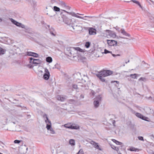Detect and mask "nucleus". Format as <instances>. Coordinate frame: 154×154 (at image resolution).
Masks as SVG:
<instances>
[{"instance_id":"dca6fc26","label":"nucleus","mask_w":154,"mask_h":154,"mask_svg":"<svg viewBox=\"0 0 154 154\" xmlns=\"http://www.w3.org/2000/svg\"><path fill=\"white\" fill-rule=\"evenodd\" d=\"M73 48L75 50L84 53L85 51L84 49H82L79 47H74Z\"/></svg>"},{"instance_id":"2f4dec72","label":"nucleus","mask_w":154,"mask_h":154,"mask_svg":"<svg viewBox=\"0 0 154 154\" xmlns=\"http://www.w3.org/2000/svg\"><path fill=\"white\" fill-rule=\"evenodd\" d=\"M77 154H84V152L82 149H80Z\"/></svg>"},{"instance_id":"c85d7f7f","label":"nucleus","mask_w":154,"mask_h":154,"mask_svg":"<svg viewBox=\"0 0 154 154\" xmlns=\"http://www.w3.org/2000/svg\"><path fill=\"white\" fill-rule=\"evenodd\" d=\"M138 80L139 81H142L144 82L146 80V79L144 77H141L138 79Z\"/></svg>"},{"instance_id":"7c9ffc66","label":"nucleus","mask_w":154,"mask_h":154,"mask_svg":"<svg viewBox=\"0 0 154 154\" xmlns=\"http://www.w3.org/2000/svg\"><path fill=\"white\" fill-rule=\"evenodd\" d=\"M38 54L34 52H33L32 56H33L35 57H38Z\"/></svg>"},{"instance_id":"423d86ee","label":"nucleus","mask_w":154,"mask_h":154,"mask_svg":"<svg viewBox=\"0 0 154 154\" xmlns=\"http://www.w3.org/2000/svg\"><path fill=\"white\" fill-rule=\"evenodd\" d=\"M45 73L43 75V78L45 80H48L50 76V72L48 69L46 68L45 70Z\"/></svg>"},{"instance_id":"f3484780","label":"nucleus","mask_w":154,"mask_h":154,"mask_svg":"<svg viewBox=\"0 0 154 154\" xmlns=\"http://www.w3.org/2000/svg\"><path fill=\"white\" fill-rule=\"evenodd\" d=\"M65 22L68 25H70L72 23V19L67 18L65 20Z\"/></svg>"},{"instance_id":"2eb2a0df","label":"nucleus","mask_w":154,"mask_h":154,"mask_svg":"<svg viewBox=\"0 0 154 154\" xmlns=\"http://www.w3.org/2000/svg\"><path fill=\"white\" fill-rule=\"evenodd\" d=\"M57 99L61 101H63L66 99L65 97H63L60 95L57 96Z\"/></svg>"},{"instance_id":"a18cd8bd","label":"nucleus","mask_w":154,"mask_h":154,"mask_svg":"<svg viewBox=\"0 0 154 154\" xmlns=\"http://www.w3.org/2000/svg\"><path fill=\"white\" fill-rule=\"evenodd\" d=\"M0 154H3L1 153V152H0Z\"/></svg>"},{"instance_id":"4be33fe9","label":"nucleus","mask_w":154,"mask_h":154,"mask_svg":"<svg viewBox=\"0 0 154 154\" xmlns=\"http://www.w3.org/2000/svg\"><path fill=\"white\" fill-rule=\"evenodd\" d=\"M46 61L49 63H50L52 61V58L50 57H47L46 58Z\"/></svg>"},{"instance_id":"0eeeda50","label":"nucleus","mask_w":154,"mask_h":154,"mask_svg":"<svg viewBox=\"0 0 154 154\" xmlns=\"http://www.w3.org/2000/svg\"><path fill=\"white\" fill-rule=\"evenodd\" d=\"M60 5L62 8V9H66L67 10H69L70 9V7L66 5L64 2H61L60 4Z\"/></svg>"},{"instance_id":"a878e982","label":"nucleus","mask_w":154,"mask_h":154,"mask_svg":"<svg viewBox=\"0 0 154 154\" xmlns=\"http://www.w3.org/2000/svg\"><path fill=\"white\" fill-rule=\"evenodd\" d=\"M54 10L55 11H60V8L56 6H54Z\"/></svg>"},{"instance_id":"9b49d317","label":"nucleus","mask_w":154,"mask_h":154,"mask_svg":"<svg viewBox=\"0 0 154 154\" xmlns=\"http://www.w3.org/2000/svg\"><path fill=\"white\" fill-rule=\"evenodd\" d=\"M91 144L94 146V147L99 150H102V149L100 147L97 143H96L94 141H91Z\"/></svg>"},{"instance_id":"473e14b6","label":"nucleus","mask_w":154,"mask_h":154,"mask_svg":"<svg viewBox=\"0 0 154 154\" xmlns=\"http://www.w3.org/2000/svg\"><path fill=\"white\" fill-rule=\"evenodd\" d=\"M134 3L138 5L140 8H142V7L140 3L137 1H136L134 2Z\"/></svg>"},{"instance_id":"37998d69","label":"nucleus","mask_w":154,"mask_h":154,"mask_svg":"<svg viewBox=\"0 0 154 154\" xmlns=\"http://www.w3.org/2000/svg\"><path fill=\"white\" fill-rule=\"evenodd\" d=\"M51 34H52V35H54V36H55V35H54V34L53 33H52Z\"/></svg>"},{"instance_id":"4468645a","label":"nucleus","mask_w":154,"mask_h":154,"mask_svg":"<svg viewBox=\"0 0 154 154\" xmlns=\"http://www.w3.org/2000/svg\"><path fill=\"white\" fill-rule=\"evenodd\" d=\"M32 63L33 64L37 65L40 64L41 63V61L39 59H33Z\"/></svg>"},{"instance_id":"aec40b11","label":"nucleus","mask_w":154,"mask_h":154,"mask_svg":"<svg viewBox=\"0 0 154 154\" xmlns=\"http://www.w3.org/2000/svg\"><path fill=\"white\" fill-rule=\"evenodd\" d=\"M112 141H113L114 143H115L117 145H121L122 144V143L114 139H112Z\"/></svg>"},{"instance_id":"f8f14e48","label":"nucleus","mask_w":154,"mask_h":154,"mask_svg":"<svg viewBox=\"0 0 154 154\" xmlns=\"http://www.w3.org/2000/svg\"><path fill=\"white\" fill-rule=\"evenodd\" d=\"M115 54H112V55L113 57H116L117 56H119L121 55V51L119 50L118 49L115 50Z\"/></svg>"},{"instance_id":"9d476101","label":"nucleus","mask_w":154,"mask_h":154,"mask_svg":"<svg viewBox=\"0 0 154 154\" xmlns=\"http://www.w3.org/2000/svg\"><path fill=\"white\" fill-rule=\"evenodd\" d=\"M135 115L138 118L145 121H148L147 119H148V118L144 116L140 113L137 112L135 113Z\"/></svg>"},{"instance_id":"39448f33","label":"nucleus","mask_w":154,"mask_h":154,"mask_svg":"<svg viewBox=\"0 0 154 154\" xmlns=\"http://www.w3.org/2000/svg\"><path fill=\"white\" fill-rule=\"evenodd\" d=\"M108 45L110 46H116L117 45V41L113 40H107Z\"/></svg>"},{"instance_id":"a19ab883","label":"nucleus","mask_w":154,"mask_h":154,"mask_svg":"<svg viewBox=\"0 0 154 154\" xmlns=\"http://www.w3.org/2000/svg\"><path fill=\"white\" fill-rule=\"evenodd\" d=\"M29 59H30V62H31L32 60H33V58L32 57H30V58H29Z\"/></svg>"},{"instance_id":"412c9836","label":"nucleus","mask_w":154,"mask_h":154,"mask_svg":"<svg viewBox=\"0 0 154 154\" xmlns=\"http://www.w3.org/2000/svg\"><path fill=\"white\" fill-rule=\"evenodd\" d=\"M5 49L0 47V55L3 54H5Z\"/></svg>"},{"instance_id":"4c0bfd02","label":"nucleus","mask_w":154,"mask_h":154,"mask_svg":"<svg viewBox=\"0 0 154 154\" xmlns=\"http://www.w3.org/2000/svg\"><path fill=\"white\" fill-rule=\"evenodd\" d=\"M138 139L139 140H143V137H138Z\"/></svg>"},{"instance_id":"cd10ccee","label":"nucleus","mask_w":154,"mask_h":154,"mask_svg":"<svg viewBox=\"0 0 154 154\" xmlns=\"http://www.w3.org/2000/svg\"><path fill=\"white\" fill-rule=\"evenodd\" d=\"M90 45V43L89 42H87L85 43V47L86 48H88L89 47Z\"/></svg>"},{"instance_id":"c03bdc74","label":"nucleus","mask_w":154,"mask_h":154,"mask_svg":"<svg viewBox=\"0 0 154 154\" xmlns=\"http://www.w3.org/2000/svg\"><path fill=\"white\" fill-rule=\"evenodd\" d=\"M2 20L1 18H0V22H1Z\"/></svg>"},{"instance_id":"7ed1b4c3","label":"nucleus","mask_w":154,"mask_h":154,"mask_svg":"<svg viewBox=\"0 0 154 154\" xmlns=\"http://www.w3.org/2000/svg\"><path fill=\"white\" fill-rule=\"evenodd\" d=\"M64 126L66 128L71 129H79V125L71 122L64 125Z\"/></svg>"},{"instance_id":"49530a36","label":"nucleus","mask_w":154,"mask_h":154,"mask_svg":"<svg viewBox=\"0 0 154 154\" xmlns=\"http://www.w3.org/2000/svg\"><path fill=\"white\" fill-rule=\"evenodd\" d=\"M152 154H154V152Z\"/></svg>"},{"instance_id":"58836bf2","label":"nucleus","mask_w":154,"mask_h":154,"mask_svg":"<svg viewBox=\"0 0 154 154\" xmlns=\"http://www.w3.org/2000/svg\"><path fill=\"white\" fill-rule=\"evenodd\" d=\"M114 82H116L117 84H119V82L117 81H112V83H113Z\"/></svg>"},{"instance_id":"a211bd4d","label":"nucleus","mask_w":154,"mask_h":154,"mask_svg":"<svg viewBox=\"0 0 154 154\" xmlns=\"http://www.w3.org/2000/svg\"><path fill=\"white\" fill-rule=\"evenodd\" d=\"M94 107L97 108L99 106V102L97 100H95L94 102Z\"/></svg>"},{"instance_id":"f257e3e1","label":"nucleus","mask_w":154,"mask_h":154,"mask_svg":"<svg viewBox=\"0 0 154 154\" xmlns=\"http://www.w3.org/2000/svg\"><path fill=\"white\" fill-rule=\"evenodd\" d=\"M113 73V72L112 71L103 69L98 72V73L96 74V75L101 82H104L106 80L104 77L110 76Z\"/></svg>"},{"instance_id":"e433bc0d","label":"nucleus","mask_w":154,"mask_h":154,"mask_svg":"<svg viewBox=\"0 0 154 154\" xmlns=\"http://www.w3.org/2000/svg\"><path fill=\"white\" fill-rule=\"evenodd\" d=\"M50 131H51V133L52 134H54V133H55V132L54 131L53 129L51 128L50 130Z\"/></svg>"},{"instance_id":"1a4fd4ad","label":"nucleus","mask_w":154,"mask_h":154,"mask_svg":"<svg viewBox=\"0 0 154 154\" xmlns=\"http://www.w3.org/2000/svg\"><path fill=\"white\" fill-rule=\"evenodd\" d=\"M89 33V35H95L96 34V30L92 27H89L88 29Z\"/></svg>"},{"instance_id":"f704fd0d","label":"nucleus","mask_w":154,"mask_h":154,"mask_svg":"<svg viewBox=\"0 0 154 154\" xmlns=\"http://www.w3.org/2000/svg\"><path fill=\"white\" fill-rule=\"evenodd\" d=\"M104 53L106 54L109 53H111L112 52L108 51L106 49L104 50Z\"/></svg>"},{"instance_id":"20e7f679","label":"nucleus","mask_w":154,"mask_h":154,"mask_svg":"<svg viewBox=\"0 0 154 154\" xmlns=\"http://www.w3.org/2000/svg\"><path fill=\"white\" fill-rule=\"evenodd\" d=\"M105 32H106V36L107 38H114L117 36L116 32L112 31L106 30Z\"/></svg>"},{"instance_id":"72a5a7b5","label":"nucleus","mask_w":154,"mask_h":154,"mask_svg":"<svg viewBox=\"0 0 154 154\" xmlns=\"http://www.w3.org/2000/svg\"><path fill=\"white\" fill-rule=\"evenodd\" d=\"M32 53L33 52H27V54L28 56H32Z\"/></svg>"},{"instance_id":"5701e85b","label":"nucleus","mask_w":154,"mask_h":154,"mask_svg":"<svg viewBox=\"0 0 154 154\" xmlns=\"http://www.w3.org/2000/svg\"><path fill=\"white\" fill-rule=\"evenodd\" d=\"M12 21L13 23L17 25V26H20V25H21V24L20 23H19L17 21H15V20H14L12 19Z\"/></svg>"},{"instance_id":"b1692460","label":"nucleus","mask_w":154,"mask_h":154,"mask_svg":"<svg viewBox=\"0 0 154 154\" xmlns=\"http://www.w3.org/2000/svg\"><path fill=\"white\" fill-rule=\"evenodd\" d=\"M112 148L114 150H116L117 152H118L119 151V149L118 147L115 146L114 145H112L111 146Z\"/></svg>"},{"instance_id":"ea45409f","label":"nucleus","mask_w":154,"mask_h":154,"mask_svg":"<svg viewBox=\"0 0 154 154\" xmlns=\"http://www.w3.org/2000/svg\"><path fill=\"white\" fill-rule=\"evenodd\" d=\"M78 27H79L80 28V29H81V30H82V26H78Z\"/></svg>"},{"instance_id":"79ce46f5","label":"nucleus","mask_w":154,"mask_h":154,"mask_svg":"<svg viewBox=\"0 0 154 154\" xmlns=\"http://www.w3.org/2000/svg\"><path fill=\"white\" fill-rule=\"evenodd\" d=\"M136 1V0H132V2H134H134H135V1Z\"/></svg>"},{"instance_id":"ddd939ff","label":"nucleus","mask_w":154,"mask_h":154,"mask_svg":"<svg viewBox=\"0 0 154 154\" xmlns=\"http://www.w3.org/2000/svg\"><path fill=\"white\" fill-rule=\"evenodd\" d=\"M120 32L122 34L128 37H130V35L129 33L127 32L124 29H121L120 30Z\"/></svg>"},{"instance_id":"c756f323","label":"nucleus","mask_w":154,"mask_h":154,"mask_svg":"<svg viewBox=\"0 0 154 154\" xmlns=\"http://www.w3.org/2000/svg\"><path fill=\"white\" fill-rule=\"evenodd\" d=\"M96 99L99 102V101H101L102 97L100 96H98L96 97Z\"/></svg>"},{"instance_id":"393cba45","label":"nucleus","mask_w":154,"mask_h":154,"mask_svg":"<svg viewBox=\"0 0 154 154\" xmlns=\"http://www.w3.org/2000/svg\"><path fill=\"white\" fill-rule=\"evenodd\" d=\"M69 143L72 146H74L75 145V142L74 140L71 139L69 140Z\"/></svg>"},{"instance_id":"c9c22d12","label":"nucleus","mask_w":154,"mask_h":154,"mask_svg":"<svg viewBox=\"0 0 154 154\" xmlns=\"http://www.w3.org/2000/svg\"><path fill=\"white\" fill-rule=\"evenodd\" d=\"M20 142H21V141L19 140H15L14 141V142L15 143H20Z\"/></svg>"},{"instance_id":"6e6552de","label":"nucleus","mask_w":154,"mask_h":154,"mask_svg":"<svg viewBox=\"0 0 154 154\" xmlns=\"http://www.w3.org/2000/svg\"><path fill=\"white\" fill-rule=\"evenodd\" d=\"M46 116V120H45V122L46 123H48V124H47L46 128L48 130H50L51 127V121L48 119V118L46 115L45 116Z\"/></svg>"},{"instance_id":"bb28decb","label":"nucleus","mask_w":154,"mask_h":154,"mask_svg":"<svg viewBox=\"0 0 154 154\" xmlns=\"http://www.w3.org/2000/svg\"><path fill=\"white\" fill-rule=\"evenodd\" d=\"M137 74H131L130 75V76L133 79H136Z\"/></svg>"},{"instance_id":"6ab92c4d","label":"nucleus","mask_w":154,"mask_h":154,"mask_svg":"<svg viewBox=\"0 0 154 154\" xmlns=\"http://www.w3.org/2000/svg\"><path fill=\"white\" fill-rule=\"evenodd\" d=\"M128 150L131 151H139V149H138L136 148L133 147H130L129 148V149Z\"/></svg>"},{"instance_id":"f03ea898","label":"nucleus","mask_w":154,"mask_h":154,"mask_svg":"<svg viewBox=\"0 0 154 154\" xmlns=\"http://www.w3.org/2000/svg\"><path fill=\"white\" fill-rule=\"evenodd\" d=\"M64 12L66 13L67 14L69 15H70L73 17H75L78 18L82 19H84L85 20H86V19H85V17H88V18H91L92 17L91 16H85L84 17H81V16H80L78 15V14L80 15H84L83 14H79L78 13L75 14V13L73 12H69L65 9H61L60 14L61 15H62L63 14Z\"/></svg>"}]
</instances>
